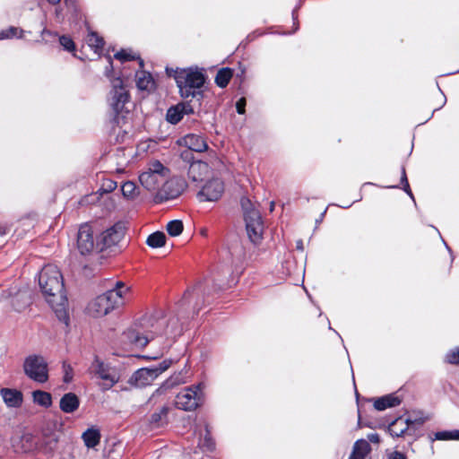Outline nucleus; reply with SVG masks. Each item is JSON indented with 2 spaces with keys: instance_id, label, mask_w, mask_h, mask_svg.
Here are the masks:
<instances>
[{
  "instance_id": "f257e3e1",
  "label": "nucleus",
  "mask_w": 459,
  "mask_h": 459,
  "mask_svg": "<svg viewBox=\"0 0 459 459\" xmlns=\"http://www.w3.org/2000/svg\"><path fill=\"white\" fill-rule=\"evenodd\" d=\"M117 61L125 66L121 68L120 74L123 79L117 77V126H120L124 134H127L132 128L134 104L131 101L128 93L127 80L132 73L124 71L126 68H143V61L140 54L132 48H122L117 51Z\"/></svg>"
},
{
  "instance_id": "f03ea898",
  "label": "nucleus",
  "mask_w": 459,
  "mask_h": 459,
  "mask_svg": "<svg viewBox=\"0 0 459 459\" xmlns=\"http://www.w3.org/2000/svg\"><path fill=\"white\" fill-rule=\"evenodd\" d=\"M39 284L46 301L50 305L58 319L67 324L69 319L68 300L60 270L53 264L44 266L39 275Z\"/></svg>"
},
{
  "instance_id": "7ed1b4c3",
  "label": "nucleus",
  "mask_w": 459,
  "mask_h": 459,
  "mask_svg": "<svg viewBox=\"0 0 459 459\" xmlns=\"http://www.w3.org/2000/svg\"><path fill=\"white\" fill-rule=\"evenodd\" d=\"M169 322L166 318L142 319L125 330L120 336V342L136 348L144 347L155 334L171 335L168 330Z\"/></svg>"
},
{
  "instance_id": "20e7f679",
  "label": "nucleus",
  "mask_w": 459,
  "mask_h": 459,
  "mask_svg": "<svg viewBox=\"0 0 459 459\" xmlns=\"http://www.w3.org/2000/svg\"><path fill=\"white\" fill-rule=\"evenodd\" d=\"M168 74L174 77L179 93L183 98L195 97V91L200 89L204 82L205 76L198 68L176 69Z\"/></svg>"
},
{
  "instance_id": "39448f33",
  "label": "nucleus",
  "mask_w": 459,
  "mask_h": 459,
  "mask_svg": "<svg viewBox=\"0 0 459 459\" xmlns=\"http://www.w3.org/2000/svg\"><path fill=\"white\" fill-rule=\"evenodd\" d=\"M169 178V169L159 160L150 161L139 175L142 186L149 191L157 190Z\"/></svg>"
},
{
  "instance_id": "423d86ee",
  "label": "nucleus",
  "mask_w": 459,
  "mask_h": 459,
  "mask_svg": "<svg viewBox=\"0 0 459 459\" xmlns=\"http://www.w3.org/2000/svg\"><path fill=\"white\" fill-rule=\"evenodd\" d=\"M241 206L244 212L248 238L253 243H258L262 238L264 230L260 212L248 198L244 197L241 199Z\"/></svg>"
},
{
  "instance_id": "0eeeda50",
  "label": "nucleus",
  "mask_w": 459,
  "mask_h": 459,
  "mask_svg": "<svg viewBox=\"0 0 459 459\" xmlns=\"http://www.w3.org/2000/svg\"><path fill=\"white\" fill-rule=\"evenodd\" d=\"M204 387V384L199 383L183 388L176 396V407L186 411H195L203 403Z\"/></svg>"
},
{
  "instance_id": "6e6552de",
  "label": "nucleus",
  "mask_w": 459,
  "mask_h": 459,
  "mask_svg": "<svg viewBox=\"0 0 459 459\" xmlns=\"http://www.w3.org/2000/svg\"><path fill=\"white\" fill-rule=\"evenodd\" d=\"M25 375L38 383H45L48 379V366L45 359L40 355H30L23 362Z\"/></svg>"
},
{
  "instance_id": "1a4fd4ad",
  "label": "nucleus",
  "mask_w": 459,
  "mask_h": 459,
  "mask_svg": "<svg viewBox=\"0 0 459 459\" xmlns=\"http://www.w3.org/2000/svg\"><path fill=\"white\" fill-rule=\"evenodd\" d=\"M115 308L114 290H110L91 300L86 307L88 316L100 318L108 315Z\"/></svg>"
},
{
  "instance_id": "9d476101",
  "label": "nucleus",
  "mask_w": 459,
  "mask_h": 459,
  "mask_svg": "<svg viewBox=\"0 0 459 459\" xmlns=\"http://www.w3.org/2000/svg\"><path fill=\"white\" fill-rule=\"evenodd\" d=\"M224 183L219 178L206 180L197 194L200 202H216L224 193Z\"/></svg>"
},
{
  "instance_id": "9b49d317",
  "label": "nucleus",
  "mask_w": 459,
  "mask_h": 459,
  "mask_svg": "<svg viewBox=\"0 0 459 459\" xmlns=\"http://www.w3.org/2000/svg\"><path fill=\"white\" fill-rule=\"evenodd\" d=\"M112 368L110 364L102 361L99 357H95L92 361L90 371L99 377L101 382L99 384L103 391L109 390L115 385V379L111 374Z\"/></svg>"
},
{
  "instance_id": "f8f14e48",
  "label": "nucleus",
  "mask_w": 459,
  "mask_h": 459,
  "mask_svg": "<svg viewBox=\"0 0 459 459\" xmlns=\"http://www.w3.org/2000/svg\"><path fill=\"white\" fill-rule=\"evenodd\" d=\"M186 182L180 178H169L159 192L161 200L175 199L186 189Z\"/></svg>"
},
{
  "instance_id": "ddd939ff",
  "label": "nucleus",
  "mask_w": 459,
  "mask_h": 459,
  "mask_svg": "<svg viewBox=\"0 0 459 459\" xmlns=\"http://www.w3.org/2000/svg\"><path fill=\"white\" fill-rule=\"evenodd\" d=\"M11 446L15 454H28L34 451L37 444L33 435L30 433H22L12 437Z\"/></svg>"
},
{
  "instance_id": "4468645a",
  "label": "nucleus",
  "mask_w": 459,
  "mask_h": 459,
  "mask_svg": "<svg viewBox=\"0 0 459 459\" xmlns=\"http://www.w3.org/2000/svg\"><path fill=\"white\" fill-rule=\"evenodd\" d=\"M134 299L133 287L123 281H117V313L124 312Z\"/></svg>"
},
{
  "instance_id": "2eb2a0df",
  "label": "nucleus",
  "mask_w": 459,
  "mask_h": 459,
  "mask_svg": "<svg viewBox=\"0 0 459 459\" xmlns=\"http://www.w3.org/2000/svg\"><path fill=\"white\" fill-rule=\"evenodd\" d=\"M77 247L83 255L91 254L94 247L93 231L90 225H82L77 235Z\"/></svg>"
},
{
  "instance_id": "dca6fc26",
  "label": "nucleus",
  "mask_w": 459,
  "mask_h": 459,
  "mask_svg": "<svg viewBox=\"0 0 459 459\" xmlns=\"http://www.w3.org/2000/svg\"><path fill=\"white\" fill-rule=\"evenodd\" d=\"M156 371L152 368L138 369L131 377V381L138 387L152 384L157 378Z\"/></svg>"
},
{
  "instance_id": "f3484780",
  "label": "nucleus",
  "mask_w": 459,
  "mask_h": 459,
  "mask_svg": "<svg viewBox=\"0 0 459 459\" xmlns=\"http://www.w3.org/2000/svg\"><path fill=\"white\" fill-rule=\"evenodd\" d=\"M193 109L191 106L187 103H179L174 107H171L168 109L166 118L167 121L170 124H177L186 114L192 113Z\"/></svg>"
},
{
  "instance_id": "a211bd4d",
  "label": "nucleus",
  "mask_w": 459,
  "mask_h": 459,
  "mask_svg": "<svg viewBox=\"0 0 459 459\" xmlns=\"http://www.w3.org/2000/svg\"><path fill=\"white\" fill-rule=\"evenodd\" d=\"M422 424L424 422L423 419H419L415 420H411L410 419H403L398 418L394 421L391 423L389 426V432L393 437H402L409 429L410 425L412 423Z\"/></svg>"
},
{
  "instance_id": "6ab92c4d",
  "label": "nucleus",
  "mask_w": 459,
  "mask_h": 459,
  "mask_svg": "<svg viewBox=\"0 0 459 459\" xmlns=\"http://www.w3.org/2000/svg\"><path fill=\"white\" fill-rule=\"evenodd\" d=\"M210 168L207 163L196 160L190 164L188 169V177L193 181H202L204 177L209 173Z\"/></svg>"
},
{
  "instance_id": "aec40b11",
  "label": "nucleus",
  "mask_w": 459,
  "mask_h": 459,
  "mask_svg": "<svg viewBox=\"0 0 459 459\" xmlns=\"http://www.w3.org/2000/svg\"><path fill=\"white\" fill-rule=\"evenodd\" d=\"M1 396L8 407H19L22 403V394L20 391L10 388H3Z\"/></svg>"
},
{
  "instance_id": "412c9836",
  "label": "nucleus",
  "mask_w": 459,
  "mask_h": 459,
  "mask_svg": "<svg viewBox=\"0 0 459 459\" xmlns=\"http://www.w3.org/2000/svg\"><path fill=\"white\" fill-rule=\"evenodd\" d=\"M80 405L78 396L74 393H67L60 399V409L65 413L74 412Z\"/></svg>"
},
{
  "instance_id": "4be33fe9",
  "label": "nucleus",
  "mask_w": 459,
  "mask_h": 459,
  "mask_svg": "<svg viewBox=\"0 0 459 459\" xmlns=\"http://www.w3.org/2000/svg\"><path fill=\"white\" fill-rule=\"evenodd\" d=\"M181 143L189 150L195 152H204L207 149V144L203 137L195 134H187L181 140Z\"/></svg>"
},
{
  "instance_id": "5701e85b",
  "label": "nucleus",
  "mask_w": 459,
  "mask_h": 459,
  "mask_svg": "<svg viewBox=\"0 0 459 459\" xmlns=\"http://www.w3.org/2000/svg\"><path fill=\"white\" fill-rule=\"evenodd\" d=\"M115 189L114 183L111 180L103 184L100 192V199L106 205V208L111 212L115 208L112 199V192Z\"/></svg>"
},
{
  "instance_id": "b1692460",
  "label": "nucleus",
  "mask_w": 459,
  "mask_h": 459,
  "mask_svg": "<svg viewBox=\"0 0 459 459\" xmlns=\"http://www.w3.org/2000/svg\"><path fill=\"white\" fill-rule=\"evenodd\" d=\"M136 86L141 91H152L155 88L154 80L150 73L139 71L135 74Z\"/></svg>"
},
{
  "instance_id": "393cba45",
  "label": "nucleus",
  "mask_w": 459,
  "mask_h": 459,
  "mask_svg": "<svg viewBox=\"0 0 459 459\" xmlns=\"http://www.w3.org/2000/svg\"><path fill=\"white\" fill-rule=\"evenodd\" d=\"M401 402L402 400L399 396L391 394L377 399L374 403V407L377 411H384L387 408L399 405Z\"/></svg>"
},
{
  "instance_id": "a878e982",
  "label": "nucleus",
  "mask_w": 459,
  "mask_h": 459,
  "mask_svg": "<svg viewBox=\"0 0 459 459\" xmlns=\"http://www.w3.org/2000/svg\"><path fill=\"white\" fill-rule=\"evenodd\" d=\"M369 451V443L365 439H359L354 443L352 452L349 459H365Z\"/></svg>"
},
{
  "instance_id": "bb28decb",
  "label": "nucleus",
  "mask_w": 459,
  "mask_h": 459,
  "mask_svg": "<svg viewBox=\"0 0 459 459\" xmlns=\"http://www.w3.org/2000/svg\"><path fill=\"white\" fill-rule=\"evenodd\" d=\"M82 438L88 448H93L100 443V433L99 429L90 428L82 433Z\"/></svg>"
},
{
  "instance_id": "cd10ccee",
  "label": "nucleus",
  "mask_w": 459,
  "mask_h": 459,
  "mask_svg": "<svg viewBox=\"0 0 459 459\" xmlns=\"http://www.w3.org/2000/svg\"><path fill=\"white\" fill-rule=\"evenodd\" d=\"M114 235H115V227L112 226L104 232H102L100 241L97 243V246L100 247V250H103L106 247H111L114 244Z\"/></svg>"
},
{
  "instance_id": "c85d7f7f",
  "label": "nucleus",
  "mask_w": 459,
  "mask_h": 459,
  "mask_svg": "<svg viewBox=\"0 0 459 459\" xmlns=\"http://www.w3.org/2000/svg\"><path fill=\"white\" fill-rule=\"evenodd\" d=\"M232 70L230 68H221L218 71L215 82L221 88H225L232 77Z\"/></svg>"
},
{
  "instance_id": "c756f323",
  "label": "nucleus",
  "mask_w": 459,
  "mask_h": 459,
  "mask_svg": "<svg viewBox=\"0 0 459 459\" xmlns=\"http://www.w3.org/2000/svg\"><path fill=\"white\" fill-rule=\"evenodd\" d=\"M127 226L126 222H117V247L119 248H125L127 244L128 240L126 238Z\"/></svg>"
},
{
  "instance_id": "7c9ffc66",
  "label": "nucleus",
  "mask_w": 459,
  "mask_h": 459,
  "mask_svg": "<svg viewBox=\"0 0 459 459\" xmlns=\"http://www.w3.org/2000/svg\"><path fill=\"white\" fill-rule=\"evenodd\" d=\"M32 397L34 403L41 406L49 407L52 404V397L49 393L37 390L32 393Z\"/></svg>"
},
{
  "instance_id": "2f4dec72",
  "label": "nucleus",
  "mask_w": 459,
  "mask_h": 459,
  "mask_svg": "<svg viewBox=\"0 0 459 459\" xmlns=\"http://www.w3.org/2000/svg\"><path fill=\"white\" fill-rule=\"evenodd\" d=\"M146 243L153 248L161 247L166 243V236L163 232L156 231L147 238Z\"/></svg>"
},
{
  "instance_id": "473e14b6",
  "label": "nucleus",
  "mask_w": 459,
  "mask_h": 459,
  "mask_svg": "<svg viewBox=\"0 0 459 459\" xmlns=\"http://www.w3.org/2000/svg\"><path fill=\"white\" fill-rule=\"evenodd\" d=\"M87 45L94 50L95 53H98L102 49L104 41L102 38L99 37L96 33L91 32L88 34L86 38Z\"/></svg>"
},
{
  "instance_id": "72a5a7b5",
  "label": "nucleus",
  "mask_w": 459,
  "mask_h": 459,
  "mask_svg": "<svg viewBox=\"0 0 459 459\" xmlns=\"http://www.w3.org/2000/svg\"><path fill=\"white\" fill-rule=\"evenodd\" d=\"M121 192L125 198L134 199L138 195L136 185L132 181H126L121 186Z\"/></svg>"
},
{
  "instance_id": "f704fd0d",
  "label": "nucleus",
  "mask_w": 459,
  "mask_h": 459,
  "mask_svg": "<svg viewBox=\"0 0 459 459\" xmlns=\"http://www.w3.org/2000/svg\"><path fill=\"white\" fill-rule=\"evenodd\" d=\"M184 226L183 222L179 220H174L168 222L166 226V230L169 236L178 237L183 231Z\"/></svg>"
},
{
  "instance_id": "c9c22d12",
  "label": "nucleus",
  "mask_w": 459,
  "mask_h": 459,
  "mask_svg": "<svg viewBox=\"0 0 459 459\" xmlns=\"http://www.w3.org/2000/svg\"><path fill=\"white\" fill-rule=\"evenodd\" d=\"M169 412L168 407H162L159 410V411L154 412L152 415L151 421L156 426H160L163 423L164 420L167 418Z\"/></svg>"
},
{
  "instance_id": "e433bc0d",
  "label": "nucleus",
  "mask_w": 459,
  "mask_h": 459,
  "mask_svg": "<svg viewBox=\"0 0 459 459\" xmlns=\"http://www.w3.org/2000/svg\"><path fill=\"white\" fill-rule=\"evenodd\" d=\"M437 440H459V430L453 431H438L435 434Z\"/></svg>"
},
{
  "instance_id": "4c0bfd02",
  "label": "nucleus",
  "mask_w": 459,
  "mask_h": 459,
  "mask_svg": "<svg viewBox=\"0 0 459 459\" xmlns=\"http://www.w3.org/2000/svg\"><path fill=\"white\" fill-rule=\"evenodd\" d=\"M22 30H19L16 27H10L7 30H2L0 32V39H11L13 37L18 36L22 37Z\"/></svg>"
},
{
  "instance_id": "58836bf2",
  "label": "nucleus",
  "mask_w": 459,
  "mask_h": 459,
  "mask_svg": "<svg viewBox=\"0 0 459 459\" xmlns=\"http://www.w3.org/2000/svg\"><path fill=\"white\" fill-rule=\"evenodd\" d=\"M58 439L56 437H48L44 440L43 446L47 453H52L57 446Z\"/></svg>"
},
{
  "instance_id": "ea45409f",
  "label": "nucleus",
  "mask_w": 459,
  "mask_h": 459,
  "mask_svg": "<svg viewBox=\"0 0 459 459\" xmlns=\"http://www.w3.org/2000/svg\"><path fill=\"white\" fill-rule=\"evenodd\" d=\"M59 42L64 47V48L66 49L67 51L72 52L75 48L74 41L69 37H66V36L60 37Z\"/></svg>"
},
{
  "instance_id": "a19ab883",
  "label": "nucleus",
  "mask_w": 459,
  "mask_h": 459,
  "mask_svg": "<svg viewBox=\"0 0 459 459\" xmlns=\"http://www.w3.org/2000/svg\"><path fill=\"white\" fill-rule=\"evenodd\" d=\"M63 368H64V381L65 383H69L72 381L73 379V368L70 365L68 364H65L64 363L63 365Z\"/></svg>"
},
{
  "instance_id": "79ce46f5",
  "label": "nucleus",
  "mask_w": 459,
  "mask_h": 459,
  "mask_svg": "<svg viewBox=\"0 0 459 459\" xmlns=\"http://www.w3.org/2000/svg\"><path fill=\"white\" fill-rule=\"evenodd\" d=\"M106 58L108 60V66L106 67L105 75L110 80L111 82H113L114 78H113V63H112V59H111V56L109 55H108L106 56Z\"/></svg>"
},
{
  "instance_id": "37998d69",
  "label": "nucleus",
  "mask_w": 459,
  "mask_h": 459,
  "mask_svg": "<svg viewBox=\"0 0 459 459\" xmlns=\"http://www.w3.org/2000/svg\"><path fill=\"white\" fill-rule=\"evenodd\" d=\"M171 365V360H163L158 367L152 368L156 371L157 377L167 370Z\"/></svg>"
},
{
  "instance_id": "c03bdc74",
  "label": "nucleus",
  "mask_w": 459,
  "mask_h": 459,
  "mask_svg": "<svg viewBox=\"0 0 459 459\" xmlns=\"http://www.w3.org/2000/svg\"><path fill=\"white\" fill-rule=\"evenodd\" d=\"M402 183L403 184V189L404 191L412 198L413 195H412V193L410 189V186L408 184V180H407V177H406V173H405V169H403V171H402Z\"/></svg>"
},
{
  "instance_id": "a18cd8bd",
  "label": "nucleus",
  "mask_w": 459,
  "mask_h": 459,
  "mask_svg": "<svg viewBox=\"0 0 459 459\" xmlns=\"http://www.w3.org/2000/svg\"><path fill=\"white\" fill-rule=\"evenodd\" d=\"M245 107H246V99L241 98L239 99L236 103V108L238 114H244L245 113Z\"/></svg>"
},
{
  "instance_id": "49530a36",
  "label": "nucleus",
  "mask_w": 459,
  "mask_h": 459,
  "mask_svg": "<svg viewBox=\"0 0 459 459\" xmlns=\"http://www.w3.org/2000/svg\"><path fill=\"white\" fill-rule=\"evenodd\" d=\"M389 459H406V456L398 451H394L389 455Z\"/></svg>"
},
{
  "instance_id": "de8ad7c7",
  "label": "nucleus",
  "mask_w": 459,
  "mask_h": 459,
  "mask_svg": "<svg viewBox=\"0 0 459 459\" xmlns=\"http://www.w3.org/2000/svg\"><path fill=\"white\" fill-rule=\"evenodd\" d=\"M368 439L373 443H378L379 442V436L376 433L368 435Z\"/></svg>"
},
{
  "instance_id": "09e8293b",
  "label": "nucleus",
  "mask_w": 459,
  "mask_h": 459,
  "mask_svg": "<svg viewBox=\"0 0 459 459\" xmlns=\"http://www.w3.org/2000/svg\"><path fill=\"white\" fill-rule=\"evenodd\" d=\"M95 197H96V194H95V195H90V196H88V197H87V199H86V201H85V202H86V203H89V204H90V203H93V202H94Z\"/></svg>"
},
{
  "instance_id": "8fccbe9b",
  "label": "nucleus",
  "mask_w": 459,
  "mask_h": 459,
  "mask_svg": "<svg viewBox=\"0 0 459 459\" xmlns=\"http://www.w3.org/2000/svg\"><path fill=\"white\" fill-rule=\"evenodd\" d=\"M297 248L299 249V250H303V243L301 240H299L297 242Z\"/></svg>"
},
{
  "instance_id": "3c124183",
  "label": "nucleus",
  "mask_w": 459,
  "mask_h": 459,
  "mask_svg": "<svg viewBox=\"0 0 459 459\" xmlns=\"http://www.w3.org/2000/svg\"><path fill=\"white\" fill-rule=\"evenodd\" d=\"M6 232V228L4 226H0V236L4 235Z\"/></svg>"
},
{
  "instance_id": "603ef678",
  "label": "nucleus",
  "mask_w": 459,
  "mask_h": 459,
  "mask_svg": "<svg viewBox=\"0 0 459 459\" xmlns=\"http://www.w3.org/2000/svg\"><path fill=\"white\" fill-rule=\"evenodd\" d=\"M208 230L206 229H202L200 233L202 236L206 237Z\"/></svg>"
},
{
  "instance_id": "864d4df0",
  "label": "nucleus",
  "mask_w": 459,
  "mask_h": 459,
  "mask_svg": "<svg viewBox=\"0 0 459 459\" xmlns=\"http://www.w3.org/2000/svg\"><path fill=\"white\" fill-rule=\"evenodd\" d=\"M48 3L52 4H56L60 2V0H48Z\"/></svg>"
},
{
  "instance_id": "5fc2aeb1",
  "label": "nucleus",
  "mask_w": 459,
  "mask_h": 459,
  "mask_svg": "<svg viewBox=\"0 0 459 459\" xmlns=\"http://www.w3.org/2000/svg\"><path fill=\"white\" fill-rule=\"evenodd\" d=\"M180 383H183V381H181V380H175V381H173V383H172L171 385H179Z\"/></svg>"
},
{
  "instance_id": "6e6d98bb",
  "label": "nucleus",
  "mask_w": 459,
  "mask_h": 459,
  "mask_svg": "<svg viewBox=\"0 0 459 459\" xmlns=\"http://www.w3.org/2000/svg\"><path fill=\"white\" fill-rule=\"evenodd\" d=\"M121 171H124V169H119V168H117V172H121Z\"/></svg>"
},
{
  "instance_id": "4d7b16f0",
  "label": "nucleus",
  "mask_w": 459,
  "mask_h": 459,
  "mask_svg": "<svg viewBox=\"0 0 459 459\" xmlns=\"http://www.w3.org/2000/svg\"><path fill=\"white\" fill-rule=\"evenodd\" d=\"M110 106H111L112 108H115V103H114V102H111V103H110Z\"/></svg>"
},
{
  "instance_id": "13d9d810",
  "label": "nucleus",
  "mask_w": 459,
  "mask_h": 459,
  "mask_svg": "<svg viewBox=\"0 0 459 459\" xmlns=\"http://www.w3.org/2000/svg\"><path fill=\"white\" fill-rule=\"evenodd\" d=\"M270 208H271V210L273 209V203H272V204L270 205Z\"/></svg>"
},
{
  "instance_id": "bf43d9fd",
  "label": "nucleus",
  "mask_w": 459,
  "mask_h": 459,
  "mask_svg": "<svg viewBox=\"0 0 459 459\" xmlns=\"http://www.w3.org/2000/svg\"><path fill=\"white\" fill-rule=\"evenodd\" d=\"M171 323H172L173 325H175V324H176V321H175V320H171Z\"/></svg>"
}]
</instances>
